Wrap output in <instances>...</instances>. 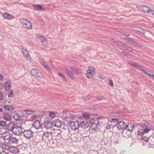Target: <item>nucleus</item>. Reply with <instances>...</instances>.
<instances>
[{"mask_svg":"<svg viewBox=\"0 0 154 154\" xmlns=\"http://www.w3.org/2000/svg\"><path fill=\"white\" fill-rule=\"evenodd\" d=\"M140 125L142 127V131H140V129L139 130L138 132V135L143 136L144 133H146L148 132L153 128V126L145 121H141Z\"/></svg>","mask_w":154,"mask_h":154,"instance_id":"1","label":"nucleus"},{"mask_svg":"<svg viewBox=\"0 0 154 154\" xmlns=\"http://www.w3.org/2000/svg\"><path fill=\"white\" fill-rule=\"evenodd\" d=\"M68 124L69 125L72 129L74 130L75 131L80 127L79 121V120L75 122L69 121L68 122Z\"/></svg>","mask_w":154,"mask_h":154,"instance_id":"2","label":"nucleus"},{"mask_svg":"<svg viewBox=\"0 0 154 154\" xmlns=\"http://www.w3.org/2000/svg\"><path fill=\"white\" fill-rule=\"evenodd\" d=\"M130 64L134 67L136 68L139 70H140L141 71H143L144 73L146 72L147 70L146 69L147 68L143 66L139 65L137 64L136 62H131Z\"/></svg>","mask_w":154,"mask_h":154,"instance_id":"3","label":"nucleus"},{"mask_svg":"<svg viewBox=\"0 0 154 154\" xmlns=\"http://www.w3.org/2000/svg\"><path fill=\"white\" fill-rule=\"evenodd\" d=\"M20 22L24 28L30 29L32 28L31 22L25 19H21Z\"/></svg>","mask_w":154,"mask_h":154,"instance_id":"4","label":"nucleus"},{"mask_svg":"<svg viewBox=\"0 0 154 154\" xmlns=\"http://www.w3.org/2000/svg\"><path fill=\"white\" fill-rule=\"evenodd\" d=\"M95 73V69L94 67H89L87 71L86 75L88 79L92 78Z\"/></svg>","mask_w":154,"mask_h":154,"instance_id":"5","label":"nucleus"},{"mask_svg":"<svg viewBox=\"0 0 154 154\" xmlns=\"http://www.w3.org/2000/svg\"><path fill=\"white\" fill-rule=\"evenodd\" d=\"M89 122L90 123V127L92 128V130L94 131H97L100 125V124L95 123L94 119H93L89 120Z\"/></svg>","mask_w":154,"mask_h":154,"instance_id":"6","label":"nucleus"},{"mask_svg":"<svg viewBox=\"0 0 154 154\" xmlns=\"http://www.w3.org/2000/svg\"><path fill=\"white\" fill-rule=\"evenodd\" d=\"M23 134L24 137L29 139L33 136L34 133L31 130H24L23 132Z\"/></svg>","mask_w":154,"mask_h":154,"instance_id":"7","label":"nucleus"},{"mask_svg":"<svg viewBox=\"0 0 154 154\" xmlns=\"http://www.w3.org/2000/svg\"><path fill=\"white\" fill-rule=\"evenodd\" d=\"M137 8L140 11L144 13H149L151 9L146 6L139 5L137 6Z\"/></svg>","mask_w":154,"mask_h":154,"instance_id":"8","label":"nucleus"},{"mask_svg":"<svg viewBox=\"0 0 154 154\" xmlns=\"http://www.w3.org/2000/svg\"><path fill=\"white\" fill-rule=\"evenodd\" d=\"M44 126L45 128L47 129H52L53 124L52 122L49 119H45L44 120Z\"/></svg>","mask_w":154,"mask_h":154,"instance_id":"9","label":"nucleus"},{"mask_svg":"<svg viewBox=\"0 0 154 154\" xmlns=\"http://www.w3.org/2000/svg\"><path fill=\"white\" fill-rule=\"evenodd\" d=\"M90 123L89 120L86 122L83 120H79L80 127H82L83 129H86L89 126L90 127Z\"/></svg>","mask_w":154,"mask_h":154,"instance_id":"10","label":"nucleus"},{"mask_svg":"<svg viewBox=\"0 0 154 154\" xmlns=\"http://www.w3.org/2000/svg\"><path fill=\"white\" fill-rule=\"evenodd\" d=\"M12 131L13 133L16 135L20 134L22 132L21 128L20 127L17 126L16 125Z\"/></svg>","mask_w":154,"mask_h":154,"instance_id":"11","label":"nucleus"},{"mask_svg":"<svg viewBox=\"0 0 154 154\" xmlns=\"http://www.w3.org/2000/svg\"><path fill=\"white\" fill-rule=\"evenodd\" d=\"M21 49L23 55L26 58V59L29 60H31V57L30 54L29 53L28 51L26 49H24L23 48H22Z\"/></svg>","mask_w":154,"mask_h":154,"instance_id":"12","label":"nucleus"},{"mask_svg":"<svg viewBox=\"0 0 154 154\" xmlns=\"http://www.w3.org/2000/svg\"><path fill=\"white\" fill-rule=\"evenodd\" d=\"M127 41L134 46L137 47H139L141 46L140 44L131 38H128L127 39Z\"/></svg>","mask_w":154,"mask_h":154,"instance_id":"13","label":"nucleus"},{"mask_svg":"<svg viewBox=\"0 0 154 154\" xmlns=\"http://www.w3.org/2000/svg\"><path fill=\"white\" fill-rule=\"evenodd\" d=\"M126 124L123 121H120L118 123L117 125V127L119 130L122 131L125 129V126Z\"/></svg>","mask_w":154,"mask_h":154,"instance_id":"14","label":"nucleus"},{"mask_svg":"<svg viewBox=\"0 0 154 154\" xmlns=\"http://www.w3.org/2000/svg\"><path fill=\"white\" fill-rule=\"evenodd\" d=\"M16 125H14L13 123L10 122L6 124V129L8 131H13Z\"/></svg>","mask_w":154,"mask_h":154,"instance_id":"15","label":"nucleus"},{"mask_svg":"<svg viewBox=\"0 0 154 154\" xmlns=\"http://www.w3.org/2000/svg\"><path fill=\"white\" fill-rule=\"evenodd\" d=\"M52 124L54 126L58 128L60 127L62 125V122L59 119L53 121Z\"/></svg>","mask_w":154,"mask_h":154,"instance_id":"16","label":"nucleus"},{"mask_svg":"<svg viewBox=\"0 0 154 154\" xmlns=\"http://www.w3.org/2000/svg\"><path fill=\"white\" fill-rule=\"evenodd\" d=\"M9 150L11 152L15 154L19 152V149L16 146H11L9 147Z\"/></svg>","mask_w":154,"mask_h":154,"instance_id":"17","label":"nucleus"},{"mask_svg":"<svg viewBox=\"0 0 154 154\" xmlns=\"http://www.w3.org/2000/svg\"><path fill=\"white\" fill-rule=\"evenodd\" d=\"M42 124L38 120L36 121L33 124V127L37 129L42 128Z\"/></svg>","mask_w":154,"mask_h":154,"instance_id":"18","label":"nucleus"},{"mask_svg":"<svg viewBox=\"0 0 154 154\" xmlns=\"http://www.w3.org/2000/svg\"><path fill=\"white\" fill-rule=\"evenodd\" d=\"M125 127V129H126L130 131H132L133 128H135V126L134 124L131 123H128L127 125L126 124Z\"/></svg>","mask_w":154,"mask_h":154,"instance_id":"19","label":"nucleus"},{"mask_svg":"<svg viewBox=\"0 0 154 154\" xmlns=\"http://www.w3.org/2000/svg\"><path fill=\"white\" fill-rule=\"evenodd\" d=\"M32 7L36 11H44L45 9L43 8L42 6L40 5H33Z\"/></svg>","mask_w":154,"mask_h":154,"instance_id":"20","label":"nucleus"},{"mask_svg":"<svg viewBox=\"0 0 154 154\" xmlns=\"http://www.w3.org/2000/svg\"><path fill=\"white\" fill-rule=\"evenodd\" d=\"M111 41L115 44H116L117 45L122 48H123V46L125 45V44H123L122 42L119 41L115 40L113 39H112Z\"/></svg>","mask_w":154,"mask_h":154,"instance_id":"21","label":"nucleus"},{"mask_svg":"<svg viewBox=\"0 0 154 154\" xmlns=\"http://www.w3.org/2000/svg\"><path fill=\"white\" fill-rule=\"evenodd\" d=\"M11 83L10 81H7L5 83L4 87L6 90H9L11 87Z\"/></svg>","mask_w":154,"mask_h":154,"instance_id":"22","label":"nucleus"},{"mask_svg":"<svg viewBox=\"0 0 154 154\" xmlns=\"http://www.w3.org/2000/svg\"><path fill=\"white\" fill-rule=\"evenodd\" d=\"M3 108L8 111H12L14 109V107L10 105H5L4 106Z\"/></svg>","mask_w":154,"mask_h":154,"instance_id":"23","label":"nucleus"},{"mask_svg":"<svg viewBox=\"0 0 154 154\" xmlns=\"http://www.w3.org/2000/svg\"><path fill=\"white\" fill-rule=\"evenodd\" d=\"M66 121H71L74 119V117L71 115L69 114H67L66 116L65 117Z\"/></svg>","mask_w":154,"mask_h":154,"instance_id":"24","label":"nucleus"},{"mask_svg":"<svg viewBox=\"0 0 154 154\" xmlns=\"http://www.w3.org/2000/svg\"><path fill=\"white\" fill-rule=\"evenodd\" d=\"M3 139L5 140H9L11 137L9 133L8 132H6L5 134H3Z\"/></svg>","mask_w":154,"mask_h":154,"instance_id":"25","label":"nucleus"},{"mask_svg":"<svg viewBox=\"0 0 154 154\" xmlns=\"http://www.w3.org/2000/svg\"><path fill=\"white\" fill-rule=\"evenodd\" d=\"M10 143H17L18 142L17 139L15 137H11L8 140Z\"/></svg>","mask_w":154,"mask_h":154,"instance_id":"26","label":"nucleus"},{"mask_svg":"<svg viewBox=\"0 0 154 154\" xmlns=\"http://www.w3.org/2000/svg\"><path fill=\"white\" fill-rule=\"evenodd\" d=\"M3 16L5 18L8 20H11L13 18L12 15L7 13H4L3 15Z\"/></svg>","mask_w":154,"mask_h":154,"instance_id":"27","label":"nucleus"},{"mask_svg":"<svg viewBox=\"0 0 154 154\" xmlns=\"http://www.w3.org/2000/svg\"><path fill=\"white\" fill-rule=\"evenodd\" d=\"M123 48L125 50L130 52H132L134 51L132 48L126 45L125 44Z\"/></svg>","mask_w":154,"mask_h":154,"instance_id":"28","label":"nucleus"},{"mask_svg":"<svg viewBox=\"0 0 154 154\" xmlns=\"http://www.w3.org/2000/svg\"><path fill=\"white\" fill-rule=\"evenodd\" d=\"M4 119L7 121H9L11 119V116L7 113H4L3 115Z\"/></svg>","mask_w":154,"mask_h":154,"instance_id":"29","label":"nucleus"},{"mask_svg":"<svg viewBox=\"0 0 154 154\" xmlns=\"http://www.w3.org/2000/svg\"><path fill=\"white\" fill-rule=\"evenodd\" d=\"M66 72L69 77L72 78H74V75L71 71L66 68Z\"/></svg>","mask_w":154,"mask_h":154,"instance_id":"30","label":"nucleus"},{"mask_svg":"<svg viewBox=\"0 0 154 154\" xmlns=\"http://www.w3.org/2000/svg\"><path fill=\"white\" fill-rule=\"evenodd\" d=\"M13 118L15 120H20L21 119V117L18 113H16L13 116Z\"/></svg>","mask_w":154,"mask_h":154,"instance_id":"31","label":"nucleus"},{"mask_svg":"<svg viewBox=\"0 0 154 154\" xmlns=\"http://www.w3.org/2000/svg\"><path fill=\"white\" fill-rule=\"evenodd\" d=\"M149 72L147 70L146 71V72L144 73L146 75H148L150 78L154 80V75L152 73L150 74L149 73Z\"/></svg>","mask_w":154,"mask_h":154,"instance_id":"32","label":"nucleus"},{"mask_svg":"<svg viewBox=\"0 0 154 154\" xmlns=\"http://www.w3.org/2000/svg\"><path fill=\"white\" fill-rule=\"evenodd\" d=\"M40 37L43 39L42 40V45L44 46H46L48 44L47 40L45 39L43 36H41Z\"/></svg>","mask_w":154,"mask_h":154,"instance_id":"33","label":"nucleus"},{"mask_svg":"<svg viewBox=\"0 0 154 154\" xmlns=\"http://www.w3.org/2000/svg\"><path fill=\"white\" fill-rule=\"evenodd\" d=\"M112 116L116 117H123V115L120 113H114L112 114Z\"/></svg>","mask_w":154,"mask_h":154,"instance_id":"34","label":"nucleus"},{"mask_svg":"<svg viewBox=\"0 0 154 154\" xmlns=\"http://www.w3.org/2000/svg\"><path fill=\"white\" fill-rule=\"evenodd\" d=\"M24 111L28 115L33 114L34 112L31 109L24 110Z\"/></svg>","mask_w":154,"mask_h":154,"instance_id":"35","label":"nucleus"},{"mask_svg":"<svg viewBox=\"0 0 154 154\" xmlns=\"http://www.w3.org/2000/svg\"><path fill=\"white\" fill-rule=\"evenodd\" d=\"M37 72V69H32L30 72L31 74L33 76H35Z\"/></svg>","mask_w":154,"mask_h":154,"instance_id":"36","label":"nucleus"},{"mask_svg":"<svg viewBox=\"0 0 154 154\" xmlns=\"http://www.w3.org/2000/svg\"><path fill=\"white\" fill-rule=\"evenodd\" d=\"M13 92H14V91L13 90H10L8 92V97H10V98L13 97L14 96Z\"/></svg>","mask_w":154,"mask_h":154,"instance_id":"37","label":"nucleus"},{"mask_svg":"<svg viewBox=\"0 0 154 154\" xmlns=\"http://www.w3.org/2000/svg\"><path fill=\"white\" fill-rule=\"evenodd\" d=\"M111 122L112 123H116L117 125L118 124V123L120 121H119V119L118 118H112L111 119Z\"/></svg>","mask_w":154,"mask_h":154,"instance_id":"38","label":"nucleus"},{"mask_svg":"<svg viewBox=\"0 0 154 154\" xmlns=\"http://www.w3.org/2000/svg\"><path fill=\"white\" fill-rule=\"evenodd\" d=\"M91 97V96L90 95H88L86 97H82V98L85 100H88L90 99Z\"/></svg>","mask_w":154,"mask_h":154,"instance_id":"39","label":"nucleus"},{"mask_svg":"<svg viewBox=\"0 0 154 154\" xmlns=\"http://www.w3.org/2000/svg\"><path fill=\"white\" fill-rule=\"evenodd\" d=\"M97 99L99 101H101L104 100H105L106 98L103 96H100L97 97Z\"/></svg>","mask_w":154,"mask_h":154,"instance_id":"40","label":"nucleus"},{"mask_svg":"<svg viewBox=\"0 0 154 154\" xmlns=\"http://www.w3.org/2000/svg\"><path fill=\"white\" fill-rule=\"evenodd\" d=\"M70 68L76 75H78V72L77 68L72 67H71Z\"/></svg>","mask_w":154,"mask_h":154,"instance_id":"41","label":"nucleus"},{"mask_svg":"<svg viewBox=\"0 0 154 154\" xmlns=\"http://www.w3.org/2000/svg\"><path fill=\"white\" fill-rule=\"evenodd\" d=\"M35 76L40 78H41L42 77V74L41 72H38V71L36 73V74Z\"/></svg>","mask_w":154,"mask_h":154,"instance_id":"42","label":"nucleus"},{"mask_svg":"<svg viewBox=\"0 0 154 154\" xmlns=\"http://www.w3.org/2000/svg\"><path fill=\"white\" fill-rule=\"evenodd\" d=\"M0 127L2 126V127H4L6 125V123L3 121H0Z\"/></svg>","mask_w":154,"mask_h":154,"instance_id":"43","label":"nucleus"},{"mask_svg":"<svg viewBox=\"0 0 154 154\" xmlns=\"http://www.w3.org/2000/svg\"><path fill=\"white\" fill-rule=\"evenodd\" d=\"M49 116L51 118H54L55 116V115L54 112H50L49 113Z\"/></svg>","mask_w":154,"mask_h":154,"instance_id":"44","label":"nucleus"},{"mask_svg":"<svg viewBox=\"0 0 154 154\" xmlns=\"http://www.w3.org/2000/svg\"><path fill=\"white\" fill-rule=\"evenodd\" d=\"M82 115L83 117L85 118H88L90 116V114L89 113L86 114L85 113H83Z\"/></svg>","mask_w":154,"mask_h":154,"instance_id":"45","label":"nucleus"},{"mask_svg":"<svg viewBox=\"0 0 154 154\" xmlns=\"http://www.w3.org/2000/svg\"><path fill=\"white\" fill-rule=\"evenodd\" d=\"M50 133L48 132H44L43 135V137L45 136L47 138H48L49 136Z\"/></svg>","mask_w":154,"mask_h":154,"instance_id":"46","label":"nucleus"},{"mask_svg":"<svg viewBox=\"0 0 154 154\" xmlns=\"http://www.w3.org/2000/svg\"><path fill=\"white\" fill-rule=\"evenodd\" d=\"M44 67L46 69V70L48 71V72H51V70L50 68L49 67V66L48 65V64H46V65L44 66Z\"/></svg>","mask_w":154,"mask_h":154,"instance_id":"47","label":"nucleus"},{"mask_svg":"<svg viewBox=\"0 0 154 154\" xmlns=\"http://www.w3.org/2000/svg\"><path fill=\"white\" fill-rule=\"evenodd\" d=\"M141 140L143 139V140L145 141L146 142H148L149 138L146 137V136H144L141 139Z\"/></svg>","mask_w":154,"mask_h":154,"instance_id":"48","label":"nucleus"},{"mask_svg":"<svg viewBox=\"0 0 154 154\" xmlns=\"http://www.w3.org/2000/svg\"><path fill=\"white\" fill-rule=\"evenodd\" d=\"M58 74L60 76L62 77L66 81H67L66 79L65 78V76L63 75V74L59 73H58Z\"/></svg>","mask_w":154,"mask_h":154,"instance_id":"49","label":"nucleus"},{"mask_svg":"<svg viewBox=\"0 0 154 154\" xmlns=\"http://www.w3.org/2000/svg\"><path fill=\"white\" fill-rule=\"evenodd\" d=\"M2 147H6V148H9V146H8V144L6 143H5L3 144Z\"/></svg>","mask_w":154,"mask_h":154,"instance_id":"50","label":"nucleus"},{"mask_svg":"<svg viewBox=\"0 0 154 154\" xmlns=\"http://www.w3.org/2000/svg\"><path fill=\"white\" fill-rule=\"evenodd\" d=\"M122 53L123 55H125V56H127V55H129V53H128V52L125 51H123Z\"/></svg>","mask_w":154,"mask_h":154,"instance_id":"51","label":"nucleus"},{"mask_svg":"<svg viewBox=\"0 0 154 154\" xmlns=\"http://www.w3.org/2000/svg\"><path fill=\"white\" fill-rule=\"evenodd\" d=\"M102 118V117H98L97 118V123H99L100 124V125L102 124V122H100V121H99L98 120H99L100 119Z\"/></svg>","mask_w":154,"mask_h":154,"instance_id":"52","label":"nucleus"},{"mask_svg":"<svg viewBox=\"0 0 154 154\" xmlns=\"http://www.w3.org/2000/svg\"><path fill=\"white\" fill-rule=\"evenodd\" d=\"M3 94L0 91V100H2L3 98Z\"/></svg>","mask_w":154,"mask_h":154,"instance_id":"53","label":"nucleus"},{"mask_svg":"<svg viewBox=\"0 0 154 154\" xmlns=\"http://www.w3.org/2000/svg\"><path fill=\"white\" fill-rule=\"evenodd\" d=\"M112 125H108L106 126V128L107 129H109L112 128Z\"/></svg>","mask_w":154,"mask_h":154,"instance_id":"54","label":"nucleus"},{"mask_svg":"<svg viewBox=\"0 0 154 154\" xmlns=\"http://www.w3.org/2000/svg\"><path fill=\"white\" fill-rule=\"evenodd\" d=\"M109 83L111 86L113 87V84L112 82V79H109Z\"/></svg>","mask_w":154,"mask_h":154,"instance_id":"55","label":"nucleus"},{"mask_svg":"<svg viewBox=\"0 0 154 154\" xmlns=\"http://www.w3.org/2000/svg\"><path fill=\"white\" fill-rule=\"evenodd\" d=\"M0 154H8V152H7L5 151H2L1 152L0 151Z\"/></svg>","mask_w":154,"mask_h":154,"instance_id":"56","label":"nucleus"},{"mask_svg":"<svg viewBox=\"0 0 154 154\" xmlns=\"http://www.w3.org/2000/svg\"><path fill=\"white\" fill-rule=\"evenodd\" d=\"M40 61L41 62V63H44L45 61L42 59V58H40L39 59Z\"/></svg>","mask_w":154,"mask_h":154,"instance_id":"57","label":"nucleus"},{"mask_svg":"<svg viewBox=\"0 0 154 154\" xmlns=\"http://www.w3.org/2000/svg\"><path fill=\"white\" fill-rule=\"evenodd\" d=\"M56 133H57V135H59L61 134V131H60L58 130L57 131Z\"/></svg>","mask_w":154,"mask_h":154,"instance_id":"58","label":"nucleus"},{"mask_svg":"<svg viewBox=\"0 0 154 154\" xmlns=\"http://www.w3.org/2000/svg\"><path fill=\"white\" fill-rule=\"evenodd\" d=\"M98 152L96 151H92L91 154H98Z\"/></svg>","mask_w":154,"mask_h":154,"instance_id":"59","label":"nucleus"},{"mask_svg":"<svg viewBox=\"0 0 154 154\" xmlns=\"http://www.w3.org/2000/svg\"><path fill=\"white\" fill-rule=\"evenodd\" d=\"M3 79V76L0 74V81L2 80Z\"/></svg>","mask_w":154,"mask_h":154,"instance_id":"60","label":"nucleus"},{"mask_svg":"<svg viewBox=\"0 0 154 154\" xmlns=\"http://www.w3.org/2000/svg\"><path fill=\"white\" fill-rule=\"evenodd\" d=\"M151 12V14L154 15V11L151 10L150 11V12Z\"/></svg>","mask_w":154,"mask_h":154,"instance_id":"61","label":"nucleus"},{"mask_svg":"<svg viewBox=\"0 0 154 154\" xmlns=\"http://www.w3.org/2000/svg\"><path fill=\"white\" fill-rule=\"evenodd\" d=\"M26 88H27L26 87H25L22 86L21 87V88L23 90H25Z\"/></svg>","mask_w":154,"mask_h":154,"instance_id":"62","label":"nucleus"},{"mask_svg":"<svg viewBox=\"0 0 154 154\" xmlns=\"http://www.w3.org/2000/svg\"><path fill=\"white\" fill-rule=\"evenodd\" d=\"M42 64L44 66L46 65V64H47L45 62L44 63H42Z\"/></svg>","mask_w":154,"mask_h":154,"instance_id":"63","label":"nucleus"},{"mask_svg":"<svg viewBox=\"0 0 154 154\" xmlns=\"http://www.w3.org/2000/svg\"><path fill=\"white\" fill-rule=\"evenodd\" d=\"M67 112V110L66 109H64L63 111V112L64 113H66Z\"/></svg>","mask_w":154,"mask_h":154,"instance_id":"64","label":"nucleus"}]
</instances>
